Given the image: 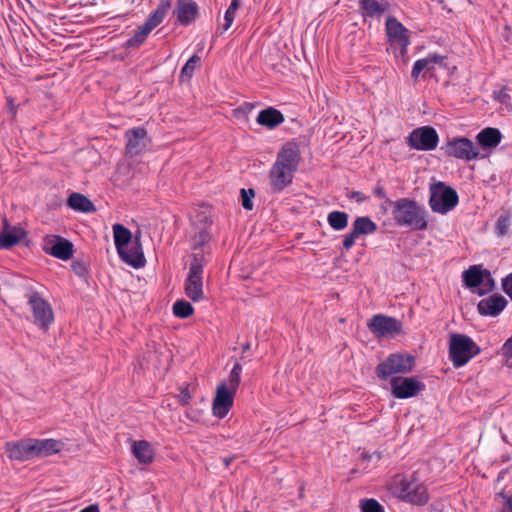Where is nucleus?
Masks as SVG:
<instances>
[{
  "label": "nucleus",
  "instance_id": "obj_1",
  "mask_svg": "<svg viewBox=\"0 0 512 512\" xmlns=\"http://www.w3.org/2000/svg\"><path fill=\"white\" fill-rule=\"evenodd\" d=\"M300 163V149L295 142H287L279 150L269 171L272 193H281L292 184Z\"/></svg>",
  "mask_w": 512,
  "mask_h": 512
},
{
  "label": "nucleus",
  "instance_id": "obj_2",
  "mask_svg": "<svg viewBox=\"0 0 512 512\" xmlns=\"http://www.w3.org/2000/svg\"><path fill=\"white\" fill-rule=\"evenodd\" d=\"M386 203L392 207L391 214L398 226L417 231L427 229V211L415 200L404 197L395 201L386 199Z\"/></svg>",
  "mask_w": 512,
  "mask_h": 512
},
{
  "label": "nucleus",
  "instance_id": "obj_3",
  "mask_svg": "<svg viewBox=\"0 0 512 512\" xmlns=\"http://www.w3.org/2000/svg\"><path fill=\"white\" fill-rule=\"evenodd\" d=\"M480 352V347L471 337L460 333L450 334L448 354L454 368L465 366Z\"/></svg>",
  "mask_w": 512,
  "mask_h": 512
},
{
  "label": "nucleus",
  "instance_id": "obj_4",
  "mask_svg": "<svg viewBox=\"0 0 512 512\" xmlns=\"http://www.w3.org/2000/svg\"><path fill=\"white\" fill-rule=\"evenodd\" d=\"M395 493L400 500L416 506H424L430 500L426 485L415 473L410 478L404 477L395 481Z\"/></svg>",
  "mask_w": 512,
  "mask_h": 512
},
{
  "label": "nucleus",
  "instance_id": "obj_5",
  "mask_svg": "<svg viewBox=\"0 0 512 512\" xmlns=\"http://www.w3.org/2000/svg\"><path fill=\"white\" fill-rule=\"evenodd\" d=\"M429 206L431 210L439 214H447L453 210L459 202V197L452 187L444 182H437L430 186Z\"/></svg>",
  "mask_w": 512,
  "mask_h": 512
},
{
  "label": "nucleus",
  "instance_id": "obj_6",
  "mask_svg": "<svg viewBox=\"0 0 512 512\" xmlns=\"http://www.w3.org/2000/svg\"><path fill=\"white\" fill-rule=\"evenodd\" d=\"M207 264L203 251L194 252L185 281V293L194 302L203 298V269Z\"/></svg>",
  "mask_w": 512,
  "mask_h": 512
},
{
  "label": "nucleus",
  "instance_id": "obj_7",
  "mask_svg": "<svg viewBox=\"0 0 512 512\" xmlns=\"http://www.w3.org/2000/svg\"><path fill=\"white\" fill-rule=\"evenodd\" d=\"M415 358L409 354L393 353L380 362L375 373L378 378L387 380L394 374H406L413 370Z\"/></svg>",
  "mask_w": 512,
  "mask_h": 512
},
{
  "label": "nucleus",
  "instance_id": "obj_8",
  "mask_svg": "<svg viewBox=\"0 0 512 512\" xmlns=\"http://www.w3.org/2000/svg\"><path fill=\"white\" fill-rule=\"evenodd\" d=\"M172 7L171 0H161L154 12L150 14L145 23L135 30L132 37H130V47L140 46L150 34V32L162 23L166 14Z\"/></svg>",
  "mask_w": 512,
  "mask_h": 512
},
{
  "label": "nucleus",
  "instance_id": "obj_9",
  "mask_svg": "<svg viewBox=\"0 0 512 512\" xmlns=\"http://www.w3.org/2000/svg\"><path fill=\"white\" fill-rule=\"evenodd\" d=\"M28 304L33 314L34 323L40 329L47 331L54 322V313L51 305L37 291L27 295Z\"/></svg>",
  "mask_w": 512,
  "mask_h": 512
},
{
  "label": "nucleus",
  "instance_id": "obj_10",
  "mask_svg": "<svg viewBox=\"0 0 512 512\" xmlns=\"http://www.w3.org/2000/svg\"><path fill=\"white\" fill-rule=\"evenodd\" d=\"M367 327L377 338H392L400 333L402 323L394 317L376 314L369 320Z\"/></svg>",
  "mask_w": 512,
  "mask_h": 512
},
{
  "label": "nucleus",
  "instance_id": "obj_11",
  "mask_svg": "<svg viewBox=\"0 0 512 512\" xmlns=\"http://www.w3.org/2000/svg\"><path fill=\"white\" fill-rule=\"evenodd\" d=\"M439 142L437 131L431 126H422L414 129L407 138L410 148L419 151L434 150Z\"/></svg>",
  "mask_w": 512,
  "mask_h": 512
},
{
  "label": "nucleus",
  "instance_id": "obj_12",
  "mask_svg": "<svg viewBox=\"0 0 512 512\" xmlns=\"http://www.w3.org/2000/svg\"><path fill=\"white\" fill-rule=\"evenodd\" d=\"M425 384L415 377H393L391 392L397 399H408L424 391Z\"/></svg>",
  "mask_w": 512,
  "mask_h": 512
},
{
  "label": "nucleus",
  "instance_id": "obj_13",
  "mask_svg": "<svg viewBox=\"0 0 512 512\" xmlns=\"http://www.w3.org/2000/svg\"><path fill=\"white\" fill-rule=\"evenodd\" d=\"M386 34L391 45L400 46V55L404 57L410 45L409 31L395 17L389 16L386 20Z\"/></svg>",
  "mask_w": 512,
  "mask_h": 512
},
{
  "label": "nucleus",
  "instance_id": "obj_14",
  "mask_svg": "<svg viewBox=\"0 0 512 512\" xmlns=\"http://www.w3.org/2000/svg\"><path fill=\"white\" fill-rule=\"evenodd\" d=\"M446 152L457 159L470 161L479 157L480 153L474 143L466 138H454L447 143Z\"/></svg>",
  "mask_w": 512,
  "mask_h": 512
},
{
  "label": "nucleus",
  "instance_id": "obj_15",
  "mask_svg": "<svg viewBox=\"0 0 512 512\" xmlns=\"http://www.w3.org/2000/svg\"><path fill=\"white\" fill-rule=\"evenodd\" d=\"M43 250L63 261L71 259L74 252L73 244L69 240L56 235L44 239Z\"/></svg>",
  "mask_w": 512,
  "mask_h": 512
},
{
  "label": "nucleus",
  "instance_id": "obj_16",
  "mask_svg": "<svg viewBox=\"0 0 512 512\" xmlns=\"http://www.w3.org/2000/svg\"><path fill=\"white\" fill-rule=\"evenodd\" d=\"M235 393L236 391L228 388L226 382H222L218 385L212 404L214 416L222 419L228 414L233 406Z\"/></svg>",
  "mask_w": 512,
  "mask_h": 512
},
{
  "label": "nucleus",
  "instance_id": "obj_17",
  "mask_svg": "<svg viewBox=\"0 0 512 512\" xmlns=\"http://www.w3.org/2000/svg\"><path fill=\"white\" fill-rule=\"evenodd\" d=\"M8 457L12 460L27 461L36 457L35 441L32 438L11 441L5 444Z\"/></svg>",
  "mask_w": 512,
  "mask_h": 512
},
{
  "label": "nucleus",
  "instance_id": "obj_18",
  "mask_svg": "<svg viewBox=\"0 0 512 512\" xmlns=\"http://www.w3.org/2000/svg\"><path fill=\"white\" fill-rule=\"evenodd\" d=\"M131 224L136 227V230L135 232L130 230V266L139 269L146 265V258L140 242L141 230L139 225L134 220L130 221Z\"/></svg>",
  "mask_w": 512,
  "mask_h": 512
},
{
  "label": "nucleus",
  "instance_id": "obj_19",
  "mask_svg": "<svg viewBox=\"0 0 512 512\" xmlns=\"http://www.w3.org/2000/svg\"><path fill=\"white\" fill-rule=\"evenodd\" d=\"M130 448L141 470L153 463L155 459V449L150 442L146 440L132 441Z\"/></svg>",
  "mask_w": 512,
  "mask_h": 512
},
{
  "label": "nucleus",
  "instance_id": "obj_20",
  "mask_svg": "<svg viewBox=\"0 0 512 512\" xmlns=\"http://www.w3.org/2000/svg\"><path fill=\"white\" fill-rule=\"evenodd\" d=\"M198 12L199 7L194 0H177L173 15L181 25L188 26L196 20Z\"/></svg>",
  "mask_w": 512,
  "mask_h": 512
},
{
  "label": "nucleus",
  "instance_id": "obj_21",
  "mask_svg": "<svg viewBox=\"0 0 512 512\" xmlns=\"http://www.w3.org/2000/svg\"><path fill=\"white\" fill-rule=\"evenodd\" d=\"M508 301L500 294H493L479 301L477 310L482 316H498L507 306Z\"/></svg>",
  "mask_w": 512,
  "mask_h": 512
},
{
  "label": "nucleus",
  "instance_id": "obj_22",
  "mask_svg": "<svg viewBox=\"0 0 512 512\" xmlns=\"http://www.w3.org/2000/svg\"><path fill=\"white\" fill-rule=\"evenodd\" d=\"M3 224V229L0 232V249H10L25 237V232L20 227L9 226L6 219Z\"/></svg>",
  "mask_w": 512,
  "mask_h": 512
},
{
  "label": "nucleus",
  "instance_id": "obj_23",
  "mask_svg": "<svg viewBox=\"0 0 512 512\" xmlns=\"http://www.w3.org/2000/svg\"><path fill=\"white\" fill-rule=\"evenodd\" d=\"M112 228L117 253L122 261L128 264V228L119 223L114 224Z\"/></svg>",
  "mask_w": 512,
  "mask_h": 512
},
{
  "label": "nucleus",
  "instance_id": "obj_24",
  "mask_svg": "<svg viewBox=\"0 0 512 512\" xmlns=\"http://www.w3.org/2000/svg\"><path fill=\"white\" fill-rule=\"evenodd\" d=\"M285 118L281 111L268 107L261 110L257 116V123L268 129H274L284 122Z\"/></svg>",
  "mask_w": 512,
  "mask_h": 512
},
{
  "label": "nucleus",
  "instance_id": "obj_25",
  "mask_svg": "<svg viewBox=\"0 0 512 512\" xmlns=\"http://www.w3.org/2000/svg\"><path fill=\"white\" fill-rule=\"evenodd\" d=\"M150 138L144 128L138 127L130 129V157L133 154H139L148 149Z\"/></svg>",
  "mask_w": 512,
  "mask_h": 512
},
{
  "label": "nucleus",
  "instance_id": "obj_26",
  "mask_svg": "<svg viewBox=\"0 0 512 512\" xmlns=\"http://www.w3.org/2000/svg\"><path fill=\"white\" fill-rule=\"evenodd\" d=\"M476 139L483 149H491L501 142L502 134L497 128L487 127L478 133Z\"/></svg>",
  "mask_w": 512,
  "mask_h": 512
},
{
  "label": "nucleus",
  "instance_id": "obj_27",
  "mask_svg": "<svg viewBox=\"0 0 512 512\" xmlns=\"http://www.w3.org/2000/svg\"><path fill=\"white\" fill-rule=\"evenodd\" d=\"M67 205L74 211L82 213H91L96 210L92 201L85 195L73 192L67 199Z\"/></svg>",
  "mask_w": 512,
  "mask_h": 512
},
{
  "label": "nucleus",
  "instance_id": "obj_28",
  "mask_svg": "<svg viewBox=\"0 0 512 512\" xmlns=\"http://www.w3.org/2000/svg\"><path fill=\"white\" fill-rule=\"evenodd\" d=\"M360 8L365 17H381L388 9L386 0H360Z\"/></svg>",
  "mask_w": 512,
  "mask_h": 512
},
{
  "label": "nucleus",
  "instance_id": "obj_29",
  "mask_svg": "<svg viewBox=\"0 0 512 512\" xmlns=\"http://www.w3.org/2000/svg\"><path fill=\"white\" fill-rule=\"evenodd\" d=\"M36 457H46L58 453L63 448V443L55 439H34Z\"/></svg>",
  "mask_w": 512,
  "mask_h": 512
},
{
  "label": "nucleus",
  "instance_id": "obj_30",
  "mask_svg": "<svg viewBox=\"0 0 512 512\" xmlns=\"http://www.w3.org/2000/svg\"><path fill=\"white\" fill-rule=\"evenodd\" d=\"M483 273L484 269H481L480 266H471L462 274L464 284L469 288L478 289L481 283H483Z\"/></svg>",
  "mask_w": 512,
  "mask_h": 512
},
{
  "label": "nucleus",
  "instance_id": "obj_31",
  "mask_svg": "<svg viewBox=\"0 0 512 512\" xmlns=\"http://www.w3.org/2000/svg\"><path fill=\"white\" fill-rule=\"evenodd\" d=\"M377 230V225L368 216L357 217L352 224V231L358 235L373 234Z\"/></svg>",
  "mask_w": 512,
  "mask_h": 512
},
{
  "label": "nucleus",
  "instance_id": "obj_32",
  "mask_svg": "<svg viewBox=\"0 0 512 512\" xmlns=\"http://www.w3.org/2000/svg\"><path fill=\"white\" fill-rule=\"evenodd\" d=\"M348 220V214L343 211H332L327 216L329 226L336 231L345 229L348 225Z\"/></svg>",
  "mask_w": 512,
  "mask_h": 512
},
{
  "label": "nucleus",
  "instance_id": "obj_33",
  "mask_svg": "<svg viewBox=\"0 0 512 512\" xmlns=\"http://www.w3.org/2000/svg\"><path fill=\"white\" fill-rule=\"evenodd\" d=\"M194 312L193 306L190 302L185 300H177L173 304V313L176 317L185 319L191 316Z\"/></svg>",
  "mask_w": 512,
  "mask_h": 512
},
{
  "label": "nucleus",
  "instance_id": "obj_34",
  "mask_svg": "<svg viewBox=\"0 0 512 512\" xmlns=\"http://www.w3.org/2000/svg\"><path fill=\"white\" fill-rule=\"evenodd\" d=\"M495 289V280L492 277V274L489 270L484 269L483 273V283H481L480 287L477 289V293L482 296L485 295Z\"/></svg>",
  "mask_w": 512,
  "mask_h": 512
},
{
  "label": "nucleus",
  "instance_id": "obj_35",
  "mask_svg": "<svg viewBox=\"0 0 512 512\" xmlns=\"http://www.w3.org/2000/svg\"><path fill=\"white\" fill-rule=\"evenodd\" d=\"M200 63V57L194 54L183 66L180 74L181 79H190L195 71L196 66Z\"/></svg>",
  "mask_w": 512,
  "mask_h": 512
},
{
  "label": "nucleus",
  "instance_id": "obj_36",
  "mask_svg": "<svg viewBox=\"0 0 512 512\" xmlns=\"http://www.w3.org/2000/svg\"><path fill=\"white\" fill-rule=\"evenodd\" d=\"M241 372H242L241 364L235 363L230 372L228 382L226 383L228 385L229 389L234 390V391L237 390V388L240 384Z\"/></svg>",
  "mask_w": 512,
  "mask_h": 512
},
{
  "label": "nucleus",
  "instance_id": "obj_37",
  "mask_svg": "<svg viewBox=\"0 0 512 512\" xmlns=\"http://www.w3.org/2000/svg\"><path fill=\"white\" fill-rule=\"evenodd\" d=\"M433 69H434L433 65H431L429 63V61L427 60V58L425 57V58L417 60L414 63V66H413L412 72H411V76L413 79L416 80L422 71H424V70L431 71Z\"/></svg>",
  "mask_w": 512,
  "mask_h": 512
},
{
  "label": "nucleus",
  "instance_id": "obj_38",
  "mask_svg": "<svg viewBox=\"0 0 512 512\" xmlns=\"http://www.w3.org/2000/svg\"><path fill=\"white\" fill-rule=\"evenodd\" d=\"M360 508L361 512H385L383 506L373 498L362 500Z\"/></svg>",
  "mask_w": 512,
  "mask_h": 512
},
{
  "label": "nucleus",
  "instance_id": "obj_39",
  "mask_svg": "<svg viewBox=\"0 0 512 512\" xmlns=\"http://www.w3.org/2000/svg\"><path fill=\"white\" fill-rule=\"evenodd\" d=\"M241 198H242V206L246 210H252L253 209V202L252 198L255 196L254 189H244L242 188L240 190Z\"/></svg>",
  "mask_w": 512,
  "mask_h": 512
},
{
  "label": "nucleus",
  "instance_id": "obj_40",
  "mask_svg": "<svg viewBox=\"0 0 512 512\" xmlns=\"http://www.w3.org/2000/svg\"><path fill=\"white\" fill-rule=\"evenodd\" d=\"M510 226V219L508 216H500L496 222V233L498 236H504L507 234Z\"/></svg>",
  "mask_w": 512,
  "mask_h": 512
},
{
  "label": "nucleus",
  "instance_id": "obj_41",
  "mask_svg": "<svg viewBox=\"0 0 512 512\" xmlns=\"http://www.w3.org/2000/svg\"><path fill=\"white\" fill-rule=\"evenodd\" d=\"M497 497L503 501V509L501 512H512V493L503 489L497 494Z\"/></svg>",
  "mask_w": 512,
  "mask_h": 512
},
{
  "label": "nucleus",
  "instance_id": "obj_42",
  "mask_svg": "<svg viewBox=\"0 0 512 512\" xmlns=\"http://www.w3.org/2000/svg\"><path fill=\"white\" fill-rule=\"evenodd\" d=\"M237 9H238V7H236V4H230L228 9L226 10L225 16H224L225 23L223 24L224 31H227L233 24Z\"/></svg>",
  "mask_w": 512,
  "mask_h": 512
},
{
  "label": "nucleus",
  "instance_id": "obj_43",
  "mask_svg": "<svg viewBox=\"0 0 512 512\" xmlns=\"http://www.w3.org/2000/svg\"><path fill=\"white\" fill-rule=\"evenodd\" d=\"M210 240V235L206 230H201L195 236V244L193 246V250L200 249L203 245H205Z\"/></svg>",
  "mask_w": 512,
  "mask_h": 512
},
{
  "label": "nucleus",
  "instance_id": "obj_44",
  "mask_svg": "<svg viewBox=\"0 0 512 512\" xmlns=\"http://www.w3.org/2000/svg\"><path fill=\"white\" fill-rule=\"evenodd\" d=\"M177 399L182 406H187L190 404L192 396L188 390V387H180Z\"/></svg>",
  "mask_w": 512,
  "mask_h": 512
},
{
  "label": "nucleus",
  "instance_id": "obj_45",
  "mask_svg": "<svg viewBox=\"0 0 512 512\" xmlns=\"http://www.w3.org/2000/svg\"><path fill=\"white\" fill-rule=\"evenodd\" d=\"M359 238L352 230L344 236V240L342 242V248L346 251L350 250L355 244L356 239Z\"/></svg>",
  "mask_w": 512,
  "mask_h": 512
},
{
  "label": "nucleus",
  "instance_id": "obj_46",
  "mask_svg": "<svg viewBox=\"0 0 512 512\" xmlns=\"http://www.w3.org/2000/svg\"><path fill=\"white\" fill-rule=\"evenodd\" d=\"M502 289L512 300V273L502 279Z\"/></svg>",
  "mask_w": 512,
  "mask_h": 512
},
{
  "label": "nucleus",
  "instance_id": "obj_47",
  "mask_svg": "<svg viewBox=\"0 0 512 512\" xmlns=\"http://www.w3.org/2000/svg\"><path fill=\"white\" fill-rule=\"evenodd\" d=\"M426 58L429 61V63L431 65H433V67H434L435 65H440V66L444 65L446 56L434 53V54H429Z\"/></svg>",
  "mask_w": 512,
  "mask_h": 512
},
{
  "label": "nucleus",
  "instance_id": "obj_48",
  "mask_svg": "<svg viewBox=\"0 0 512 512\" xmlns=\"http://www.w3.org/2000/svg\"><path fill=\"white\" fill-rule=\"evenodd\" d=\"M348 197L355 200L359 204L365 202L368 199V196H366L361 191H352Z\"/></svg>",
  "mask_w": 512,
  "mask_h": 512
},
{
  "label": "nucleus",
  "instance_id": "obj_49",
  "mask_svg": "<svg viewBox=\"0 0 512 512\" xmlns=\"http://www.w3.org/2000/svg\"><path fill=\"white\" fill-rule=\"evenodd\" d=\"M373 193L378 197V198H382V199H388L387 198V193H386V190L384 188V186L378 182L377 185L375 186L374 190H373Z\"/></svg>",
  "mask_w": 512,
  "mask_h": 512
},
{
  "label": "nucleus",
  "instance_id": "obj_50",
  "mask_svg": "<svg viewBox=\"0 0 512 512\" xmlns=\"http://www.w3.org/2000/svg\"><path fill=\"white\" fill-rule=\"evenodd\" d=\"M502 350L505 356L512 358V336L505 341Z\"/></svg>",
  "mask_w": 512,
  "mask_h": 512
},
{
  "label": "nucleus",
  "instance_id": "obj_51",
  "mask_svg": "<svg viewBox=\"0 0 512 512\" xmlns=\"http://www.w3.org/2000/svg\"><path fill=\"white\" fill-rule=\"evenodd\" d=\"M72 269L78 276H83L85 274V267L80 263H73Z\"/></svg>",
  "mask_w": 512,
  "mask_h": 512
},
{
  "label": "nucleus",
  "instance_id": "obj_52",
  "mask_svg": "<svg viewBox=\"0 0 512 512\" xmlns=\"http://www.w3.org/2000/svg\"><path fill=\"white\" fill-rule=\"evenodd\" d=\"M361 458L363 461H371V460H373V455H372V453H369V452H363L361 454Z\"/></svg>",
  "mask_w": 512,
  "mask_h": 512
},
{
  "label": "nucleus",
  "instance_id": "obj_53",
  "mask_svg": "<svg viewBox=\"0 0 512 512\" xmlns=\"http://www.w3.org/2000/svg\"><path fill=\"white\" fill-rule=\"evenodd\" d=\"M372 455H373V460H375L376 462L380 461L382 459V452L380 451H374L372 452Z\"/></svg>",
  "mask_w": 512,
  "mask_h": 512
},
{
  "label": "nucleus",
  "instance_id": "obj_54",
  "mask_svg": "<svg viewBox=\"0 0 512 512\" xmlns=\"http://www.w3.org/2000/svg\"><path fill=\"white\" fill-rule=\"evenodd\" d=\"M242 349H243V352H245V351L249 350V349H250V344H249V343H247V344L243 345V348H242Z\"/></svg>",
  "mask_w": 512,
  "mask_h": 512
},
{
  "label": "nucleus",
  "instance_id": "obj_55",
  "mask_svg": "<svg viewBox=\"0 0 512 512\" xmlns=\"http://www.w3.org/2000/svg\"><path fill=\"white\" fill-rule=\"evenodd\" d=\"M231 4H236V7H238V8H239V6H240V0H232V1H231Z\"/></svg>",
  "mask_w": 512,
  "mask_h": 512
},
{
  "label": "nucleus",
  "instance_id": "obj_56",
  "mask_svg": "<svg viewBox=\"0 0 512 512\" xmlns=\"http://www.w3.org/2000/svg\"><path fill=\"white\" fill-rule=\"evenodd\" d=\"M224 462H225V465L228 466L231 462V459H225Z\"/></svg>",
  "mask_w": 512,
  "mask_h": 512
},
{
  "label": "nucleus",
  "instance_id": "obj_57",
  "mask_svg": "<svg viewBox=\"0 0 512 512\" xmlns=\"http://www.w3.org/2000/svg\"><path fill=\"white\" fill-rule=\"evenodd\" d=\"M9 103H10V105H11V111L14 113V107H13V105H12V101H10V100H9Z\"/></svg>",
  "mask_w": 512,
  "mask_h": 512
},
{
  "label": "nucleus",
  "instance_id": "obj_58",
  "mask_svg": "<svg viewBox=\"0 0 512 512\" xmlns=\"http://www.w3.org/2000/svg\"><path fill=\"white\" fill-rule=\"evenodd\" d=\"M187 418L190 419V420H193V417H191L190 415L187 414Z\"/></svg>",
  "mask_w": 512,
  "mask_h": 512
},
{
  "label": "nucleus",
  "instance_id": "obj_59",
  "mask_svg": "<svg viewBox=\"0 0 512 512\" xmlns=\"http://www.w3.org/2000/svg\"><path fill=\"white\" fill-rule=\"evenodd\" d=\"M187 418L190 419V420H193V417H191L190 415L187 414Z\"/></svg>",
  "mask_w": 512,
  "mask_h": 512
},
{
  "label": "nucleus",
  "instance_id": "obj_60",
  "mask_svg": "<svg viewBox=\"0 0 512 512\" xmlns=\"http://www.w3.org/2000/svg\"><path fill=\"white\" fill-rule=\"evenodd\" d=\"M187 418L190 419V420H193V417H191L190 415L187 414Z\"/></svg>",
  "mask_w": 512,
  "mask_h": 512
}]
</instances>
